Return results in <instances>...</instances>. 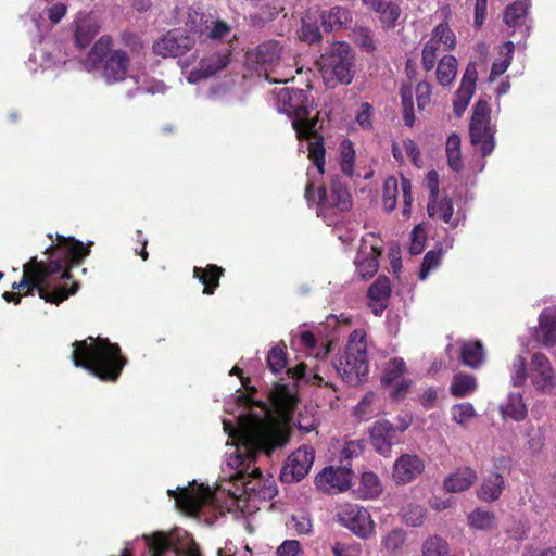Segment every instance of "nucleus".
Here are the masks:
<instances>
[{"instance_id":"59","label":"nucleus","mask_w":556,"mask_h":556,"mask_svg":"<svg viewBox=\"0 0 556 556\" xmlns=\"http://www.w3.org/2000/svg\"><path fill=\"white\" fill-rule=\"evenodd\" d=\"M287 526L298 534H306L312 529L311 520L303 514L292 516Z\"/></svg>"},{"instance_id":"43","label":"nucleus","mask_w":556,"mask_h":556,"mask_svg":"<svg viewBox=\"0 0 556 556\" xmlns=\"http://www.w3.org/2000/svg\"><path fill=\"white\" fill-rule=\"evenodd\" d=\"M406 542V532L401 528H394L382 538V546L389 554L397 553Z\"/></svg>"},{"instance_id":"51","label":"nucleus","mask_w":556,"mask_h":556,"mask_svg":"<svg viewBox=\"0 0 556 556\" xmlns=\"http://www.w3.org/2000/svg\"><path fill=\"white\" fill-rule=\"evenodd\" d=\"M301 40L308 43L317 42L321 39V34L315 21L307 15L302 18V27L299 34Z\"/></svg>"},{"instance_id":"4","label":"nucleus","mask_w":556,"mask_h":556,"mask_svg":"<svg viewBox=\"0 0 556 556\" xmlns=\"http://www.w3.org/2000/svg\"><path fill=\"white\" fill-rule=\"evenodd\" d=\"M70 278V268H65L60 257L49 263L31 258L23 266V278L18 283H14L13 288L21 290L30 286L46 302L59 304L78 290L77 282L73 283L70 291L61 283L62 280Z\"/></svg>"},{"instance_id":"50","label":"nucleus","mask_w":556,"mask_h":556,"mask_svg":"<svg viewBox=\"0 0 556 556\" xmlns=\"http://www.w3.org/2000/svg\"><path fill=\"white\" fill-rule=\"evenodd\" d=\"M391 293L390 281L387 277H379L369 288L370 301H387Z\"/></svg>"},{"instance_id":"39","label":"nucleus","mask_w":556,"mask_h":556,"mask_svg":"<svg viewBox=\"0 0 556 556\" xmlns=\"http://www.w3.org/2000/svg\"><path fill=\"white\" fill-rule=\"evenodd\" d=\"M429 39L441 46L443 51H450L456 45V37L447 24H439L432 30Z\"/></svg>"},{"instance_id":"52","label":"nucleus","mask_w":556,"mask_h":556,"mask_svg":"<svg viewBox=\"0 0 556 556\" xmlns=\"http://www.w3.org/2000/svg\"><path fill=\"white\" fill-rule=\"evenodd\" d=\"M445 51L441 50V46L428 39L422 49V65L426 71L434 67L438 56Z\"/></svg>"},{"instance_id":"32","label":"nucleus","mask_w":556,"mask_h":556,"mask_svg":"<svg viewBox=\"0 0 556 556\" xmlns=\"http://www.w3.org/2000/svg\"><path fill=\"white\" fill-rule=\"evenodd\" d=\"M477 389V380L472 375L457 372L454 375L450 392L455 397H465Z\"/></svg>"},{"instance_id":"11","label":"nucleus","mask_w":556,"mask_h":556,"mask_svg":"<svg viewBox=\"0 0 556 556\" xmlns=\"http://www.w3.org/2000/svg\"><path fill=\"white\" fill-rule=\"evenodd\" d=\"M471 144L480 149L482 156L490 155L495 148V125L491 123V109L485 101L475 104L469 125Z\"/></svg>"},{"instance_id":"53","label":"nucleus","mask_w":556,"mask_h":556,"mask_svg":"<svg viewBox=\"0 0 556 556\" xmlns=\"http://www.w3.org/2000/svg\"><path fill=\"white\" fill-rule=\"evenodd\" d=\"M354 40L366 52H372L376 49L371 30L366 27H357L353 31Z\"/></svg>"},{"instance_id":"21","label":"nucleus","mask_w":556,"mask_h":556,"mask_svg":"<svg viewBox=\"0 0 556 556\" xmlns=\"http://www.w3.org/2000/svg\"><path fill=\"white\" fill-rule=\"evenodd\" d=\"M200 489H208L212 493L216 492L218 490V485L216 486V489L212 490L210 489L208 486H204L203 484H200V485H192V486H188V488H178L176 491H168V494L170 496H173L175 498V502H176V505L185 513L187 514H190V515H195L198 514L200 510L204 509V508H223L224 505L228 506V508H231V505H228L227 503H224L226 498H229L231 500L232 504H235L236 502H239L238 500H232V497L228 494H222V496L219 497L220 501L217 502V501H205L203 503H201L199 505V507L194 510H188L187 508H185L182 506V503H180L179 497L182 496V494L186 492V493H195L198 490Z\"/></svg>"},{"instance_id":"1","label":"nucleus","mask_w":556,"mask_h":556,"mask_svg":"<svg viewBox=\"0 0 556 556\" xmlns=\"http://www.w3.org/2000/svg\"><path fill=\"white\" fill-rule=\"evenodd\" d=\"M270 406L254 402L240 394L233 403H227L226 410L232 418L223 420L224 430L228 434L227 444L233 452L228 454L226 467L222 469L218 490L212 493L208 489H200L195 493H184L178 501L188 510H194L203 502L220 501L222 494L232 500L267 502L277 491L271 477H264L260 469L252 467L258 455L270 456L278 447L287 444L288 424L296 405L294 389L285 384H276L269 393Z\"/></svg>"},{"instance_id":"42","label":"nucleus","mask_w":556,"mask_h":556,"mask_svg":"<svg viewBox=\"0 0 556 556\" xmlns=\"http://www.w3.org/2000/svg\"><path fill=\"white\" fill-rule=\"evenodd\" d=\"M421 554V556H451L447 542L438 535L430 536L424 542Z\"/></svg>"},{"instance_id":"36","label":"nucleus","mask_w":556,"mask_h":556,"mask_svg":"<svg viewBox=\"0 0 556 556\" xmlns=\"http://www.w3.org/2000/svg\"><path fill=\"white\" fill-rule=\"evenodd\" d=\"M514 50L515 45L511 41H507L501 47L500 56L492 64L490 80H494L507 71L513 60Z\"/></svg>"},{"instance_id":"17","label":"nucleus","mask_w":556,"mask_h":556,"mask_svg":"<svg viewBox=\"0 0 556 556\" xmlns=\"http://www.w3.org/2000/svg\"><path fill=\"white\" fill-rule=\"evenodd\" d=\"M370 442L382 456L388 457L391 447L399 443L397 431L388 420H378L370 429Z\"/></svg>"},{"instance_id":"46","label":"nucleus","mask_w":556,"mask_h":556,"mask_svg":"<svg viewBox=\"0 0 556 556\" xmlns=\"http://www.w3.org/2000/svg\"><path fill=\"white\" fill-rule=\"evenodd\" d=\"M295 379H304L313 384H321L324 378L319 374V367L308 369V365L301 363L293 369L288 370Z\"/></svg>"},{"instance_id":"26","label":"nucleus","mask_w":556,"mask_h":556,"mask_svg":"<svg viewBox=\"0 0 556 556\" xmlns=\"http://www.w3.org/2000/svg\"><path fill=\"white\" fill-rule=\"evenodd\" d=\"M379 14L380 21L386 28L394 27L401 11L397 4L392 1L375 0L372 2H363Z\"/></svg>"},{"instance_id":"18","label":"nucleus","mask_w":556,"mask_h":556,"mask_svg":"<svg viewBox=\"0 0 556 556\" xmlns=\"http://www.w3.org/2000/svg\"><path fill=\"white\" fill-rule=\"evenodd\" d=\"M476 80V65L473 63H470L463 75L460 86L456 91L455 99L453 102L454 112L457 116H462V114L467 109L472 98V94L475 93Z\"/></svg>"},{"instance_id":"56","label":"nucleus","mask_w":556,"mask_h":556,"mask_svg":"<svg viewBox=\"0 0 556 556\" xmlns=\"http://www.w3.org/2000/svg\"><path fill=\"white\" fill-rule=\"evenodd\" d=\"M426 509L419 505H409L403 511V518L406 523L418 527L421 526L425 520Z\"/></svg>"},{"instance_id":"45","label":"nucleus","mask_w":556,"mask_h":556,"mask_svg":"<svg viewBox=\"0 0 556 556\" xmlns=\"http://www.w3.org/2000/svg\"><path fill=\"white\" fill-rule=\"evenodd\" d=\"M341 169L348 175L354 174L355 150L350 140L345 139L340 144Z\"/></svg>"},{"instance_id":"44","label":"nucleus","mask_w":556,"mask_h":556,"mask_svg":"<svg viewBox=\"0 0 556 556\" xmlns=\"http://www.w3.org/2000/svg\"><path fill=\"white\" fill-rule=\"evenodd\" d=\"M477 413L472 404L465 402L453 405L451 408L452 420L456 424L465 427L467 424L476 417Z\"/></svg>"},{"instance_id":"49","label":"nucleus","mask_w":556,"mask_h":556,"mask_svg":"<svg viewBox=\"0 0 556 556\" xmlns=\"http://www.w3.org/2000/svg\"><path fill=\"white\" fill-rule=\"evenodd\" d=\"M399 182L396 178L389 177L383 184L382 203L387 211H393L396 206Z\"/></svg>"},{"instance_id":"27","label":"nucleus","mask_w":556,"mask_h":556,"mask_svg":"<svg viewBox=\"0 0 556 556\" xmlns=\"http://www.w3.org/2000/svg\"><path fill=\"white\" fill-rule=\"evenodd\" d=\"M58 247L64 253V256L72 265L77 264L81 258L89 254V245L85 247L83 242L73 238L58 235Z\"/></svg>"},{"instance_id":"48","label":"nucleus","mask_w":556,"mask_h":556,"mask_svg":"<svg viewBox=\"0 0 556 556\" xmlns=\"http://www.w3.org/2000/svg\"><path fill=\"white\" fill-rule=\"evenodd\" d=\"M401 99L403 105V119L406 126L412 127L415 123L413 89L410 86L401 88Z\"/></svg>"},{"instance_id":"60","label":"nucleus","mask_w":556,"mask_h":556,"mask_svg":"<svg viewBox=\"0 0 556 556\" xmlns=\"http://www.w3.org/2000/svg\"><path fill=\"white\" fill-rule=\"evenodd\" d=\"M431 85L427 81H420L416 87V99L419 110L426 109L431 102Z\"/></svg>"},{"instance_id":"9","label":"nucleus","mask_w":556,"mask_h":556,"mask_svg":"<svg viewBox=\"0 0 556 556\" xmlns=\"http://www.w3.org/2000/svg\"><path fill=\"white\" fill-rule=\"evenodd\" d=\"M339 376L350 384L358 383L368 374L367 339L363 329L354 330L344 353L333 364Z\"/></svg>"},{"instance_id":"30","label":"nucleus","mask_w":556,"mask_h":556,"mask_svg":"<svg viewBox=\"0 0 556 556\" xmlns=\"http://www.w3.org/2000/svg\"><path fill=\"white\" fill-rule=\"evenodd\" d=\"M355 265L363 278L374 276L379 267L376 249L370 247L369 251H361L355 258Z\"/></svg>"},{"instance_id":"55","label":"nucleus","mask_w":556,"mask_h":556,"mask_svg":"<svg viewBox=\"0 0 556 556\" xmlns=\"http://www.w3.org/2000/svg\"><path fill=\"white\" fill-rule=\"evenodd\" d=\"M427 232L422 225H417L410 235L409 251L412 254H420L425 249Z\"/></svg>"},{"instance_id":"8","label":"nucleus","mask_w":556,"mask_h":556,"mask_svg":"<svg viewBox=\"0 0 556 556\" xmlns=\"http://www.w3.org/2000/svg\"><path fill=\"white\" fill-rule=\"evenodd\" d=\"M318 67L324 81L328 86L349 85L355 73L354 52L350 45L344 41L333 42L320 55Z\"/></svg>"},{"instance_id":"34","label":"nucleus","mask_w":556,"mask_h":556,"mask_svg":"<svg viewBox=\"0 0 556 556\" xmlns=\"http://www.w3.org/2000/svg\"><path fill=\"white\" fill-rule=\"evenodd\" d=\"M484 351L480 341L464 342L462 346L463 363L470 368H478L484 362Z\"/></svg>"},{"instance_id":"25","label":"nucleus","mask_w":556,"mask_h":556,"mask_svg":"<svg viewBox=\"0 0 556 556\" xmlns=\"http://www.w3.org/2000/svg\"><path fill=\"white\" fill-rule=\"evenodd\" d=\"M504 418H511L516 421L523 420L528 414L527 405L520 392H510L504 403L500 406Z\"/></svg>"},{"instance_id":"41","label":"nucleus","mask_w":556,"mask_h":556,"mask_svg":"<svg viewBox=\"0 0 556 556\" xmlns=\"http://www.w3.org/2000/svg\"><path fill=\"white\" fill-rule=\"evenodd\" d=\"M406 372V364L403 358L395 357L390 359L384 368L381 382L386 386L394 383Z\"/></svg>"},{"instance_id":"47","label":"nucleus","mask_w":556,"mask_h":556,"mask_svg":"<svg viewBox=\"0 0 556 556\" xmlns=\"http://www.w3.org/2000/svg\"><path fill=\"white\" fill-rule=\"evenodd\" d=\"M143 539L152 556H162V554L170 549V541L163 533L157 532L152 535H144Z\"/></svg>"},{"instance_id":"5","label":"nucleus","mask_w":556,"mask_h":556,"mask_svg":"<svg viewBox=\"0 0 556 556\" xmlns=\"http://www.w3.org/2000/svg\"><path fill=\"white\" fill-rule=\"evenodd\" d=\"M72 359L76 367H83L101 380L115 381L126 361L121 356L119 346L108 339L89 337L73 343Z\"/></svg>"},{"instance_id":"38","label":"nucleus","mask_w":556,"mask_h":556,"mask_svg":"<svg viewBox=\"0 0 556 556\" xmlns=\"http://www.w3.org/2000/svg\"><path fill=\"white\" fill-rule=\"evenodd\" d=\"M457 74V60L453 55H444L437 68V78L442 86L451 85Z\"/></svg>"},{"instance_id":"35","label":"nucleus","mask_w":556,"mask_h":556,"mask_svg":"<svg viewBox=\"0 0 556 556\" xmlns=\"http://www.w3.org/2000/svg\"><path fill=\"white\" fill-rule=\"evenodd\" d=\"M445 154L448 167L454 172H459L463 168V156L460 150V137L456 134L448 136L445 143Z\"/></svg>"},{"instance_id":"22","label":"nucleus","mask_w":556,"mask_h":556,"mask_svg":"<svg viewBox=\"0 0 556 556\" xmlns=\"http://www.w3.org/2000/svg\"><path fill=\"white\" fill-rule=\"evenodd\" d=\"M427 208L431 218H438L448 224L451 227H456L462 220L460 213L454 215L453 202L448 197L429 199Z\"/></svg>"},{"instance_id":"40","label":"nucleus","mask_w":556,"mask_h":556,"mask_svg":"<svg viewBox=\"0 0 556 556\" xmlns=\"http://www.w3.org/2000/svg\"><path fill=\"white\" fill-rule=\"evenodd\" d=\"M382 492L378 476L367 471L361 476L359 493L364 498H375Z\"/></svg>"},{"instance_id":"15","label":"nucleus","mask_w":556,"mask_h":556,"mask_svg":"<svg viewBox=\"0 0 556 556\" xmlns=\"http://www.w3.org/2000/svg\"><path fill=\"white\" fill-rule=\"evenodd\" d=\"M352 478L345 467H327L315 477V484L324 493H341L351 486Z\"/></svg>"},{"instance_id":"58","label":"nucleus","mask_w":556,"mask_h":556,"mask_svg":"<svg viewBox=\"0 0 556 556\" xmlns=\"http://www.w3.org/2000/svg\"><path fill=\"white\" fill-rule=\"evenodd\" d=\"M401 190L403 197V210L402 214L404 217L408 218L412 213V182L409 179L402 177L401 178Z\"/></svg>"},{"instance_id":"10","label":"nucleus","mask_w":556,"mask_h":556,"mask_svg":"<svg viewBox=\"0 0 556 556\" xmlns=\"http://www.w3.org/2000/svg\"><path fill=\"white\" fill-rule=\"evenodd\" d=\"M110 37H101L87 58V65L96 67L102 63V76L108 84L122 81L129 71V58L122 50L111 51Z\"/></svg>"},{"instance_id":"19","label":"nucleus","mask_w":556,"mask_h":556,"mask_svg":"<svg viewBox=\"0 0 556 556\" xmlns=\"http://www.w3.org/2000/svg\"><path fill=\"white\" fill-rule=\"evenodd\" d=\"M229 53L214 54L210 58L201 60L199 67L192 70L186 76V79L190 84H195L202 79H206L217 72L225 68L229 63Z\"/></svg>"},{"instance_id":"14","label":"nucleus","mask_w":556,"mask_h":556,"mask_svg":"<svg viewBox=\"0 0 556 556\" xmlns=\"http://www.w3.org/2000/svg\"><path fill=\"white\" fill-rule=\"evenodd\" d=\"M315 459L311 446H302L293 452L281 470V479L287 483L302 480L309 471Z\"/></svg>"},{"instance_id":"33","label":"nucleus","mask_w":556,"mask_h":556,"mask_svg":"<svg viewBox=\"0 0 556 556\" xmlns=\"http://www.w3.org/2000/svg\"><path fill=\"white\" fill-rule=\"evenodd\" d=\"M98 25L89 17L84 16L76 21L75 39L79 47H87L98 34Z\"/></svg>"},{"instance_id":"29","label":"nucleus","mask_w":556,"mask_h":556,"mask_svg":"<svg viewBox=\"0 0 556 556\" xmlns=\"http://www.w3.org/2000/svg\"><path fill=\"white\" fill-rule=\"evenodd\" d=\"M468 526L475 530L491 531L496 529L497 519L494 513L476 508L467 516Z\"/></svg>"},{"instance_id":"12","label":"nucleus","mask_w":556,"mask_h":556,"mask_svg":"<svg viewBox=\"0 0 556 556\" xmlns=\"http://www.w3.org/2000/svg\"><path fill=\"white\" fill-rule=\"evenodd\" d=\"M281 45L276 40H268L247 53V63L256 71L264 72L266 79L286 81L287 77H270L268 71H274L287 61Z\"/></svg>"},{"instance_id":"20","label":"nucleus","mask_w":556,"mask_h":556,"mask_svg":"<svg viewBox=\"0 0 556 556\" xmlns=\"http://www.w3.org/2000/svg\"><path fill=\"white\" fill-rule=\"evenodd\" d=\"M534 338L545 348L556 345V306L547 307L541 313Z\"/></svg>"},{"instance_id":"54","label":"nucleus","mask_w":556,"mask_h":556,"mask_svg":"<svg viewBox=\"0 0 556 556\" xmlns=\"http://www.w3.org/2000/svg\"><path fill=\"white\" fill-rule=\"evenodd\" d=\"M267 364L273 372H280L283 370L287 366L285 351L278 346L273 348L268 353Z\"/></svg>"},{"instance_id":"7","label":"nucleus","mask_w":556,"mask_h":556,"mask_svg":"<svg viewBox=\"0 0 556 556\" xmlns=\"http://www.w3.org/2000/svg\"><path fill=\"white\" fill-rule=\"evenodd\" d=\"M315 169H308L307 176L309 181L306 186L305 195L309 203L316 202L317 215L330 225L334 223V217L339 212L349 211L352 206L351 195L339 180H333L330 187V193H327L324 187H316V176H321L318 173L317 165Z\"/></svg>"},{"instance_id":"28","label":"nucleus","mask_w":556,"mask_h":556,"mask_svg":"<svg viewBox=\"0 0 556 556\" xmlns=\"http://www.w3.org/2000/svg\"><path fill=\"white\" fill-rule=\"evenodd\" d=\"M326 30L341 28L352 22V13L343 7H334L320 15Z\"/></svg>"},{"instance_id":"6","label":"nucleus","mask_w":556,"mask_h":556,"mask_svg":"<svg viewBox=\"0 0 556 556\" xmlns=\"http://www.w3.org/2000/svg\"><path fill=\"white\" fill-rule=\"evenodd\" d=\"M510 384L522 387L529 381L538 393L546 395L556 389V369L542 352L532 354L529 364L521 355H516L509 366Z\"/></svg>"},{"instance_id":"13","label":"nucleus","mask_w":556,"mask_h":556,"mask_svg":"<svg viewBox=\"0 0 556 556\" xmlns=\"http://www.w3.org/2000/svg\"><path fill=\"white\" fill-rule=\"evenodd\" d=\"M341 523L362 539L375 534V522L367 509L356 504L342 505L338 513Z\"/></svg>"},{"instance_id":"24","label":"nucleus","mask_w":556,"mask_h":556,"mask_svg":"<svg viewBox=\"0 0 556 556\" xmlns=\"http://www.w3.org/2000/svg\"><path fill=\"white\" fill-rule=\"evenodd\" d=\"M505 481L502 475L491 472L485 476L477 491V496L484 502H494L503 493Z\"/></svg>"},{"instance_id":"37","label":"nucleus","mask_w":556,"mask_h":556,"mask_svg":"<svg viewBox=\"0 0 556 556\" xmlns=\"http://www.w3.org/2000/svg\"><path fill=\"white\" fill-rule=\"evenodd\" d=\"M528 5L523 1H516L507 7L504 12V21L509 28L517 30L522 27L526 20Z\"/></svg>"},{"instance_id":"31","label":"nucleus","mask_w":556,"mask_h":556,"mask_svg":"<svg viewBox=\"0 0 556 556\" xmlns=\"http://www.w3.org/2000/svg\"><path fill=\"white\" fill-rule=\"evenodd\" d=\"M223 274V268L216 265H208L205 269L200 267L193 268V276L198 278L205 287L204 294H212L218 286V280Z\"/></svg>"},{"instance_id":"64","label":"nucleus","mask_w":556,"mask_h":556,"mask_svg":"<svg viewBox=\"0 0 556 556\" xmlns=\"http://www.w3.org/2000/svg\"><path fill=\"white\" fill-rule=\"evenodd\" d=\"M371 112L372 106L369 103H362L356 113V123L363 129H369L371 127Z\"/></svg>"},{"instance_id":"61","label":"nucleus","mask_w":556,"mask_h":556,"mask_svg":"<svg viewBox=\"0 0 556 556\" xmlns=\"http://www.w3.org/2000/svg\"><path fill=\"white\" fill-rule=\"evenodd\" d=\"M176 556H201L198 545L188 535L174 548Z\"/></svg>"},{"instance_id":"57","label":"nucleus","mask_w":556,"mask_h":556,"mask_svg":"<svg viewBox=\"0 0 556 556\" xmlns=\"http://www.w3.org/2000/svg\"><path fill=\"white\" fill-rule=\"evenodd\" d=\"M441 255L439 252L429 251L422 261V265L419 273V278L425 280L431 270L435 269L440 265Z\"/></svg>"},{"instance_id":"62","label":"nucleus","mask_w":556,"mask_h":556,"mask_svg":"<svg viewBox=\"0 0 556 556\" xmlns=\"http://www.w3.org/2000/svg\"><path fill=\"white\" fill-rule=\"evenodd\" d=\"M302 553L301 544L296 540L283 541L276 551V556H300Z\"/></svg>"},{"instance_id":"23","label":"nucleus","mask_w":556,"mask_h":556,"mask_svg":"<svg viewBox=\"0 0 556 556\" xmlns=\"http://www.w3.org/2000/svg\"><path fill=\"white\" fill-rule=\"evenodd\" d=\"M476 480V471L470 467H463L458 468L444 479L443 488L450 493L464 492L468 490Z\"/></svg>"},{"instance_id":"3","label":"nucleus","mask_w":556,"mask_h":556,"mask_svg":"<svg viewBox=\"0 0 556 556\" xmlns=\"http://www.w3.org/2000/svg\"><path fill=\"white\" fill-rule=\"evenodd\" d=\"M277 110L292 119V127L299 140L307 139L308 157L317 165L318 173L325 166L323 138L317 135V116L311 117L312 101L304 90L281 87L274 91Z\"/></svg>"},{"instance_id":"16","label":"nucleus","mask_w":556,"mask_h":556,"mask_svg":"<svg viewBox=\"0 0 556 556\" xmlns=\"http://www.w3.org/2000/svg\"><path fill=\"white\" fill-rule=\"evenodd\" d=\"M424 469L425 463L419 456L403 454L394 462L392 478L397 484H406L419 477Z\"/></svg>"},{"instance_id":"2","label":"nucleus","mask_w":556,"mask_h":556,"mask_svg":"<svg viewBox=\"0 0 556 556\" xmlns=\"http://www.w3.org/2000/svg\"><path fill=\"white\" fill-rule=\"evenodd\" d=\"M230 26L211 14L190 10L185 31H169L153 46V51L162 58H177L207 40L224 39L230 35Z\"/></svg>"},{"instance_id":"63","label":"nucleus","mask_w":556,"mask_h":556,"mask_svg":"<svg viewBox=\"0 0 556 556\" xmlns=\"http://www.w3.org/2000/svg\"><path fill=\"white\" fill-rule=\"evenodd\" d=\"M47 5L45 10L48 12V17L52 24H58L66 13V5L62 2L50 4L49 0H45Z\"/></svg>"}]
</instances>
